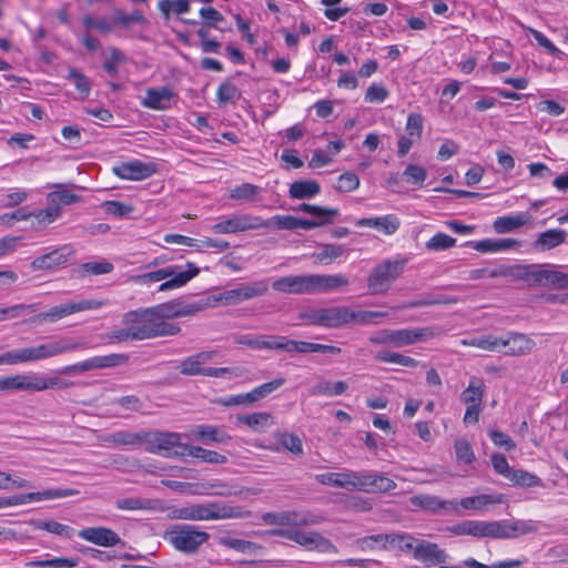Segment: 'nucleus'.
<instances>
[{"mask_svg":"<svg viewBox=\"0 0 568 568\" xmlns=\"http://www.w3.org/2000/svg\"><path fill=\"white\" fill-rule=\"evenodd\" d=\"M379 313L353 311L346 306H328L310 308L298 314V318L308 325L323 326L325 328H341L351 323H365Z\"/></svg>","mask_w":568,"mask_h":568,"instance_id":"1","label":"nucleus"},{"mask_svg":"<svg viewBox=\"0 0 568 568\" xmlns=\"http://www.w3.org/2000/svg\"><path fill=\"white\" fill-rule=\"evenodd\" d=\"M168 517L172 520L207 521L242 518L244 514L239 506H231L223 501H207L172 507L168 511Z\"/></svg>","mask_w":568,"mask_h":568,"instance_id":"2","label":"nucleus"},{"mask_svg":"<svg viewBox=\"0 0 568 568\" xmlns=\"http://www.w3.org/2000/svg\"><path fill=\"white\" fill-rule=\"evenodd\" d=\"M148 308L126 312L122 317L123 327L109 334L111 341L123 343L151 339L152 317Z\"/></svg>","mask_w":568,"mask_h":568,"instance_id":"3","label":"nucleus"},{"mask_svg":"<svg viewBox=\"0 0 568 568\" xmlns=\"http://www.w3.org/2000/svg\"><path fill=\"white\" fill-rule=\"evenodd\" d=\"M175 550L192 555L197 552L200 547L210 539V534L201 530L194 525H175L168 529L164 534Z\"/></svg>","mask_w":568,"mask_h":568,"instance_id":"4","label":"nucleus"},{"mask_svg":"<svg viewBox=\"0 0 568 568\" xmlns=\"http://www.w3.org/2000/svg\"><path fill=\"white\" fill-rule=\"evenodd\" d=\"M215 355V352L213 351H204L196 353L194 355H191L183 359L180 364V373L186 376H193V375H203V376H210V377H224L227 376L229 378L232 377H239L241 376V369L235 368H229V367H203V365L209 362L213 356Z\"/></svg>","mask_w":568,"mask_h":568,"instance_id":"5","label":"nucleus"},{"mask_svg":"<svg viewBox=\"0 0 568 568\" xmlns=\"http://www.w3.org/2000/svg\"><path fill=\"white\" fill-rule=\"evenodd\" d=\"M189 270L186 271H179L178 266H168L164 268H160L153 272H149L145 274L140 275L138 278L141 282L148 283V282H160L162 280L169 278L168 281L163 282L159 286V291H169L173 288L181 287L185 285L190 280L195 277L200 270L196 267L193 263H187Z\"/></svg>","mask_w":568,"mask_h":568,"instance_id":"6","label":"nucleus"},{"mask_svg":"<svg viewBox=\"0 0 568 568\" xmlns=\"http://www.w3.org/2000/svg\"><path fill=\"white\" fill-rule=\"evenodd\" d=\"M183 446L189 444L181 443V435L173 432L146 430L144 448L150 454H158L166 458L185 457L180 454Z\"/></svg>","mask_w":568,"mask_h":568,"instance_id":"7","label":"nucleus"},{"mask_svg":"<svg viewBox=\"0 0 568 568\" xmlns=\"http://www.w3.org/2000/svg\"><path fill=\"white\" fill-rule=\"evenodd\" d=\"M347 490H362L366 493H387L396 488V483L375 471L348 470Z\"/></svg>","mask_w":568,"mask_h":568,"instance_id":"8","label":"nucleus"},{"mask_svg":"<svg viewBox=\"0 0 568 568\" xmlns=\"http://www.w3.org/2000/svg\"><path fill=\"white\" fill-rule=\"evenodd\" d=\"M434 329L430 327L412 329L404 328L397 331L384 329L376 336H372L369 339L374 344H392L396 347H400L419 341H427L434 337Z\"/></svg>","mask_w":568,"mask_h":568,"instance_id":"9","label":"nucleus"},{"mask_svg":"<svg viewBox=\"0 0 568 568\" xmlns=\"http://www.w3.org/2000/svg\"><path fill=\"white\" fill-rule=\"evenodd\" d=\"M404 264L399 261H385L376 265L368 276L367 286L372 294L387 292L392 283L399 277Z\"/></svg>","mask_w":568,"mask_h":568,"instance_id":"10","label":"nucleus"},{"mask_svg":"<svg viewBox=\"0 0 568 568\" xmlns=\"http://www.w3.org/2000/svg\"><path fill=\"white\" fill-rule=\"evenodd\" d=\"M538 526L531 520H495L487 521L486 537L496 539H510L523 535L535 534Z\"/></svg>","mask_w":568,"mask_h":568,"instance_id":"11","label":"nucleus"},{"mask_svg":"<svg viewBox=\"0 0 568 568\" xmlns=\"http://www.w3.org/2000/svg\"><path fill=\"white\" fill-rule=\"evenodd\" d=\"M270 534L272 536L283 537L295 541L308 550L318 549L326 551L334 548L329 539L315 531L307 532L298 529H273Z\"/></svg>","mask_w":568,"mask_h":568,"instance_id":"12","label":"nucleus"},{"mask_svg":"<svg viewBox=\"0 0 568 568\" xmlns=\"http://www.w3.org/2000/svg\"><path fill=\"white\" fill-rule=\"evenodd\" d=\"M409 504L432 515H459L458 503L455 500H445L435 495L418 494L409 498Z\"/></svg>","mask_w":568,"mask_h":568,"instance_id":"13","label":"nucleus"},{"mask_svg":"<svg viewBox=\"0 0 568 568\" xmlns=\"http://www.w3.org/2000/svg\"><path fill=\"white\" fill-rule=\"evenodd\" d=\"M262 520L267 525L278 526H311L322 521V517L310 511L285 510L265 513Z\"/></svg>","mask_w":568,"mask_h":568,"instance_id":"14","label":"nucleus"},{"mask_svg":"<svg viewBox=\"0 0 568 568\" xmlns=\"http://www.w3.org/2000/svg\"><path fill=\"white\" fill-rule=\"evenodd\" d=\"M363 546L372 547L381 544L383 549H397L402 552L415 551L417 539L409 534H379L366 536L359 540Z\"/></svg>","mask_w":568,"mask_h":568,"instance_id":"15","label":"nucleus"},{"mask_svg":"<svg viewBox=\"0 0 568 568\" xmlns=\"http://www.w3.org/2000/svg\"><path fill=\"white\" fill-rule=\"evenodd\" d=\"M263 225L266 224L260 216H254L251 214H239L232 215L231 217L214 224L212 230L217 234H230L250 230H258L262 229Z\"/></svg>","mask_w":568,"mask_h":568,"instance_id":"16","label":"nucleus"},{"mask_svg":"<svg viewBox=\"0 0 568 568\" xmlns=\"http://www.w3.org/2000/svg\"><path fill=\"white\" fill-rule=\"evenodd\" d=\"M268 292V281L258 280L250 283L242 284L239 287L224 291L221 294V300L226 304H236L254 297H260Z\"/></svg>","mask_w":568,"mask_h":568,"instance_id":"17","label":"nucleus"},{"mask_svg":"<svg viewBox=\"0 0 568 568\" xmlns=\"http://www.w3.org/2000/svg\"><path fill=\"white\" fill-rule=\"evenodd\" d=\"M87 348H89L88 343L82 341L73 342L67 337L34 346L37 361H42L61 355L63 353Z\"/></svg>","mask_w":568,"mask_h":568,"instance_id":"18","label":"nucleus"},{"mask_svg":"<svg viewBox=\"0 0 568 568\" xmlns=\"http://www.w3.org/2000/svg\"><path fill=\"white\" fill-rule=\"evenodd\" d=\"M273 290L295 295L311 294V275H288L275 280Z\"/></svg>","mask_w":568,"mask_h":568,"instance_id":"19","label":"nucleus"},{"mask_svg":"<svg viewBox=\"0 0 568 568\" xmlns=\"http://www.w3.org/2000/svg\"><path fill=\"white\" fill-rule=\"evenodd\" d=\"M74 253L75 251L72 245L65 244L34 258L31 263V267L33 270H51L65 264Z\"/></svg>","mask_w":568,"mask_h":568,"instance_id":"20","label":"nucleus"},{"mask_svg":"<svg viewBox=\"0 0 568 568\" xmlns=\"http://www.w3.org/2000/svg\"><path fill=\"white\" fill-rule=\"evenodd\" d=\"M78 536L89 542L101 547L124 546L119 535L106 527H88L78 532Z\"/></svg>","mask_w":568,"mask_h":568,"instance_id":"21","label":"nucleus"},{"mask_svg":"<svg viewBox=\"0 0 568 568\" xmlns=\"http://www.w3.org/2000/svg\"><path fill=\"white\" fill-rule=\"evenodd\" d=\"M500 338V348H507L504 351L505 355L508 356H523L529 354L536 343L525 334L521 333H508L506 338Z\"/></svg>","mask_w":568,"mask_h":568,"instance_id":"22","label":"nucleus"},{"mask_svg":"<svg viewBox=\"0 0 568 568\" xmlns=\"http://www.w3.org/2000/svg\"><path fill=\"white\" fill-rule=\"evenodd\" d=\"M282 335L245 334L235 337L234 342L252 349H268L281 352Z\"/></svg>","mask_w":568,"mask_h":568,"instance_id":"23","label":"nucleus"},{"mask_svg":"<svg viewBox=\"0 0 568 568\" xmlns=\"http://www.w3.org/2000/svg\"><path fill=\"white\" fill-rule=\"evenodd\" d=\"M413 556L427 566L443 564L447 559L445 550L440 549L437 544L424 539H417Z\"/></svg>","mask_w":568,"mask_h":568,"instance_id":"24","label":"nucleus"},{"mask_svg":"<svg viewBox=\"0 0 568 568\" xmlns=\"http://www.w3.org/2000/svg\"><path fill=\"white\" fill-rule=\"evenodd\" d=\"M113 173L123 180L140 181L151 176L154 172L150 164H145L139 160L124 162L113 166Z\"/></svg>","mask_w":568,"mask_h":568,"instance_id":"25","label":"nucleus"},{"mask_svg":"<svg viewBox=\"0 0 568 568\" xmlns=\"http://www.w3.org/2000/svg\"><path fill=\"white\" fill-rule=\"evenodd\" d=\"M146 430H118L103 437V442L115 447L139 448L145 445Z\"/></svg>","mask_w":568,"mask_h":568,"instance_id":"26","label":"nucleus"},{"mask_svg":"<svg viewBox=\"0 0 568 568\" xmlns=\"http://www.w3.org/2000/svg\"><path fill=\"white\" fill-rule=\"evenodd\" d=\"M567 240V232L562 229H549L537 235L531 243L535 252L544 253L564 244Z\"/></svg>","mask_w":568,"mask_h":568,"instance_id":"27","label":"nucleus"},{"mask_svg":"<svg viewBox=\"0 0 568 568\" xmlns=\"http://www.w3.org/2000/svg\"><path fill=\"white\" fill-rule=\"evenodd\" d=\"M311 294L333 292L342 286L348 285V280L342 274H310Z\"/></svg>","mask_w":568,"mask_h":568,"instance_id":"28","label":"nucleus"},{"mask_svg":"<svg viewBox=\"0 0 568 568\" xmlns=\"http://www.w3.org/2000/svg\"><path fill=\"white\" fill-rule=\"evenodd\" d=\"M465 245L480 253H496L519 247L521 242L516 239H485L480 241H468Z\"/></svg>","mask_w":568,"mask_h":568,"instance_id":"29","label":"nucleus"},{"mask_svg":"<svg viewBox=\"0 0 568 568\" xmlns=\"http://www.w3.org/2000/svg\"><path fill=\"white\" fill-rule=\"evenodd\" d=\"M174 97V92L169 88H150L145 92V98L142 100V104L152 110H168L171 106V101Z\"/></svg>","mask_w":568,"mask_h":568,"instance_id":"30","label":"nucleus"},{"mask_svg":"<svg viewBox=\"0 0 568 568\" xmlns=\"http://www.w3.org/2000/svg\"><path fill=\"white\" fill-rule=\"evenodd\" d=\"M358 226L374 227L386 235L394 234L400 225L398 217L395 215H385L379 217H364L357 221Z\"/></svg>","mask_w":568,"mask_h":568,"instance_id":"31","label":"nucleus"},{"mask_svg":"<svg viewBox=\"0 0 568 568\" xmlns=\"http://www.w3.org/2000/svg\"><path fill=\"white\" fill-rule=\"evenodd\" d=\"M348 389V384L344 381L331 382L327 379H320L314 384L308 393L311 396H338Z\"/></svg>","mask_w":568,"mask_h":568,"instance_id":"32","label":"nucleus"},{"mask_svg":"<svg viewBox=\"0 0 568 568\" xmlns=\"http://www.w3.org/2000/svg\"><path fill=\"white\" fill-rule=\"evenodd\" d=\"M182 449H183L182 452H179L180 454L197 458L203 463L221 465V464H225L227 462V458L225 455H222L214 450H209V449L202 448L200 446L189 445V446H183Z\"/></svg>","mask_w":568,"mask_h":568,"instance_id":"33","label":"nucleus"},{"mask_svg":"<svg viewBox=\"0 0 568 568\" xmlns=\"http://www.w3.org/2000/svg\"><path fill=\"white\" fill-rule=\"evenodd\" d=\"M271 449L273 452L285 449L298 456L303 454V444L297 435L286 432L277 433L275 434V446L271 447Z\"/></svg>","mask_w":568,"mask_h":568,"instance_id":"34","label":"nucleus"},{"mask_svg":"<svg viewBox=\"0 0 568 568\" xmlns=\"http://www.w3.org/2000/svg\"><path fill=\"white\" fill-rule=\"evenodd\" d=\"M196 487V493L205 496L231 497L237 494L234 487L217 479L197 484Z\"/></svg>","mask_w":568,"mask_h":568,"instance_id":"35","label":"nucleus"},{"mask_svg":"<svg viewBox=\"0 0 568 568\" xmlns=\"http://www.w3.org/2000/svg\"><path fill=\"white\" fill-rule=\"evenodd\" d=\"M321 192V186L315 180L295 181L290 186V196L292 199H311Z\"/></svg>","mask_w":568,"mask_h":568,"instance_id":"36","label":"nucleus"},{"mask_svg":"<svg viewBox=\"0 0 568 568\" xmlns=\"http://www.w3.org/2000/svg\"><path fill=\"white\" fill-rule=\"evenodd\" d=\"M28 362H37L34 346L9 351L0 355V365H17Z\"/></svg>","mask_w":568,"mask_h":568,"instance_id":"37","label":"nucleus"},{"mask_svg":"<svg viewBox=\"0 0 568 568\" xmlns=\"http://www.w3.org/2000/svg\"><path fill=\"white\" fill-rule=\"evenodd\" d=\"M529 216L527 213H519L516 215L500 216L494 222V230L499 233H508L528 223Z\"/></svg>","mask_w":568,"mask_h":568,"instance_id":"38","label":"nucleus"},{"mask_svg":"<svg viewBox=\"0 0 568 568\" xmlns=\"http://www.w3.org/2000/svg\"><path fill=\"white\" fill-rule=\"evenodd\" d=\"M0 390H30L32 392V374H17L0 378Z\"/></svg>","mask_w":568,"mask_h":568,"instance_id":"39","label":"nucleus"},{"mask_svg":"<svg viewBox=\"0 0 568 568\" xmlns=\"http://www.w3.org/2000/svg\"><path fill=\"white\" fill-rule=\"evenodd\" d=\"M194 435L205 445L211 443L225 444L230 440V436L227 434L211 425L196 426L194 429Z\"/></svg>","mask_w":568,"mask_h":568,"instance_id":"40","label":"nucleus"},{"mask_svg":"<svg viewBox=\"0 0 568 568\" xmlns=\"http://www.w3.org/2000/svg\"><path fill=\"white\" fill-rule=\"evenodd\" d=\"M458 303V297L449 295L425 294L422 297L408 302L405 307L416 308L433 305H452Z\"/></svg>","mask_w":568,"mask_h":568,"instance_id":"41","label":"nucleus"},{"mask_svg":"<svg viewBox=\"0 0 568 568\" xmlns=\"http://www.w3.org/2000/svg\"><path fill=\"white\" fill-rule=\"evenodd\" d=\"M483 397L484 384L479 378L473 377L469 382L468 387L462 393L460 399L467 406H481Z\"/></svg>","mask_w":568,"mask_h":568,"instance_id":"42","label":"nucleus"},{"mask_svg":"<svg viewBox=\"0 0 568 568\" xmlns=\"http://www.w3.org/2000/svg\"><path fill=\"white\" fill-rule=\"evenodd\" d=\"M560 271L542 268L540 265L532 264L531 282L537 285H550L557 287Z\"/></svg>","mask_w":568,"mask_h":568,"instance_id":"43","label":"nucleus"},{"mask_svg":"<svg viewBox=\"0 0 568 568\" xmlns=\"http://www.w3.org/2000/svg\"><path fill=\"white\" fill-rule=\"evenodd\" d=\"M71 314H72L71 305H70V303H65V304L54 306L47 312L39 313L38 315H36L33 317V322L40 323V324L47 323V322L53 323V322H57V321H59L68 315H71Z\"/></svg>","mask_w":568,"mask_h":568,"instance_id":"44","label":"nucleus"},{"mask_svg":"<svg viewBox=\"0 0 568 568\" xmlns=\"http://www.w3.org/2000/svg\"><path fill=\"white\" fill-rule=\"evenodd\" d=\"M501 503V496H493V495H479L462 498L458 507L464 509H483L485 506L490 504Z\"/></svg>","mask_w":568,"mask_h":568,"instance_id":"45","label":"nucleus"},{"mask_svg":"<svg viewBox=\"0 0 568 568\" xmlns=\"http://www.w3.org/2000/svg\"><path fill=\"white\" fill-rule=\"evenodd\" d=\"M114 22L122 28H130L132 24H146L148 20L140 10H133L131 13H124L122 10L114 11Z\"/></svg>","mask_w":568,"mask_h":568,"instance_id":"46","label":"nucleus"},{"mask_svg":"<svg viewBox=\"0 0 568 568\" xmlns=\"http://www.w3.org/2000/svg\"><path fill=\"white\" fill-rule=\"evenodd\" d=\"M281 343V352L285 353H315V343L313 342H304V341H294L290 339L287 336L282 335Z\"/></svg>","mask_w":568,"mask_h":568,"instance_id":"47","label":"nucleus"},{"mask_svg":"<svg viewBox=\"0 0 568 568\" xmlns=\"http://www.w3.org/2000/svg\"><path fill=\"white\" fill-rule=\"evenodd\" d=\"M508 479L514 485L520 487H537L542 485L541 479L538 476L523 469H513L508 475Z\"/></svg>","mask_w":568,"mask_h":568,"instance_id":"48","label":"nucleus"},{"mask_svg":"<svg viewBox=\"0 0 568 568\" xmlns=\"http://www.w3.org/2000/svg\"><path fill=\"white\" fill-rule=\"evenodd\" d=\"M91 358L94 369L116 367L129 362V355L126 354H109L103 356H94Z\"/></svg>","mask_w":568,"mask_h":568,"instance_id":"49","label":"nucleus"},{"mask_svg":"<svg viewBox=\"0 0 568 568\" xmlns=\"http://www.w3.org/2000/svg\"><path fill=\"white\" fill-rule=\"evenodd\" d=\"M78 565L73 558H51L44 560H33L26 562V568H71Z\"/></svg>","mask_w":568,"mask_h":568,"instance_id":"50","label":"nucleus"},{"mask_svg":"<svg viewBox=\"0 0 568 568\" xmlns=\"http://www.w3.org/2000/svg\"><path fill=\"white\" fill-rule=\"evenodd\" d=\"M146 308L151 317L155 320H169L178 317V301H171Z\"/></svg>","mask_w":568,"mask_h":568,"instance_id":"51","label":"nucleus"},{"mask_svg":"<svg viewBox=\"0 0 568 568\" xmlns=\"http://www.w3.org/2000/svg\"><path fill=\"white\" fill-rule=\"evenodd\" d=\"M463 344L468 346H475L485 351L500 352V338L493 335L464 339Z\"/></svg>","mask_w":568,"mask_h":568,"instance_id":"52","label":"nucleus"},{"mask_svg":"<svg viewBox=\"0 0 568 568\" xmlns=\"http://www.w3.org/2000/svg\"><path fill=\"white\" fill-rule=\"evenodd\" d=\"M504 277L510 281H531L532 265H505Z\"/></svg>","mask_w":568,"mask_h":568,"instance_id":"53","label":"nucleus"},{"mask_svg":"<svg viewBox=\"0 0 568 568\" xmlns=\"http://www.w3.org/2000/svg\"><path fill=\"white\" fill-rule=\"evenodd\" d=\"M375 359L384 363H394L405 367H415L417 361L413 357L392 352H379L375 355Z\"/></svg>","mask_w":568,"mask_h":568,"instance_id":"54","label":"nucleus"},{"mask_svg":"<svg viewBox=\"0 0 568 568\" xmlns=\"http://www.w3.org/2000/svg\"><path fill=\"white\" fill-rule=\"evenodd\" d=\"M348 470L344 473H325L317 474L315 476L316 481L322 485H328L338 488L347 489V480H348Z\"/></svg>","mask_w":568,"mask_h":568,"instance_id":"55","label":"nucleus"},{"mask_svg":"<svg viewBox=\"0 0 568 568\" xmlns=\"http://www.w3.org/2000/svg\"><path fill=\"white\" fill-rule=\"evenodd\" d=\"M345 252L343 245L338 244H324L321 247V251L315 254V258L317 262L323 264H328L337 257L342 256Z\"/></svg>","mask_w":568,"mask_h":568,"instance_id":"56","label":"nucleus"},{"mask_svg":"<svg viewBox=\"0 0 568 568\" xmlns=\"http://www.w3.org/2000/svg\"><path fill=\"white\" fill-rule=\"evenodd\" d=\"M151 325V338L176 335L181 331L179 325L166 323L165 320L152 318Z\"/></svg>","mask_w":568,"mask_h":568,"instance_id":"57","label":"nucleus"},{"mask_svg":"<svg viewBox=\"0 0 568 568\" xmlns=\"http://www.w3.org/2000/svg\"><path fill=\"white\" fill-rule=\"evenodd\" d=\"M456 244V239L445 234V233H436L433 237H430L425 246L428 251H445L448 250Z\"/></svg>","mask_w":568,"mask_h":568,"instance_id":"58","label":"nucleus"},{"mask_svg":"<svg viewBox=\"0 0 568 568\" xmlns=\"http://www.w3.org/2000/svg\"><path fill=\"white\" fill-rule=\"evenodd\" d=\"M71 383L63 382L57 377L42 378L37 374H32V392H41L49 388H64Z\"/></svg>","mask_w":568,"mask_h":568,"instance_id":"59","label":"nucleus"},{"mask_svg":"<svg viewBox=\"0 0 568 568\" xmlns=\"http://www.w3.org/2000/svg\"><path fill=\"white\" fill-rule=\"evenodd\" d=\"M34 527L38 529L47 530L51 534H54L57 536H63L67 538H70L72 536L73 529L67 525H62L54 520H47V521H34Z\"/></svg>","mask_w":568,"mask_h":568,"instance_id":"60","label":"nucleus"},{"mask_svg":"<svg viewBox=\"0 0 568 568\" xmlns=\"http://www.w3.org/2000/svg\"><path fill=\"white\" fill-rule=\"evenodd\" d=\"M71 80L79 91L81 98H88L91 91V82L88 77H85L81 71L77 69H71L67 77Z\"/></svg>","mask_w":568,"mask_h":568,"instance_id":"61","label":"nucleus"},{"mask_svg":"<svg viewBox=\"0 0 568 568\" xmlns=\"http://www.w3.org/2000/svg\"><path fill=\"white\" fill-rule=\"evenodd\" d=\"M240 97V91L235 84L230 81L222 82L216 91V99L219 104H226L233 102Z\"/></svg>","mask_w":568,"mask_h":568,"instance_id":"62","label":"nucleus"},{"mask_svg":"<svg viewBox=\"0 0 568 568\" xmlns=\"http://www.w3.org/2000/svg\"><path fill=\"white\" fill-rule=\"evenodd\" d=\"M258 193V186L250 183H243L231 190L230 197L233 200L253 201Z\"/></svg>","mask_w":568,"mask_h":568,"instance_id":"63","label":"nucleus"},{"mask_svg":"<svg viewBox=\"0 0 568 568\" xmlns=\"http://www.w3.org/2000/svg\"><path fill=\"white\" fill-rule=\"evenodd\" d=\"M454 447L459 463L469 465L475 460V454L468 440L463 438L456 439Z\"/></svg>","mask_w":568,"mask_h":568,"instance_id":"64","label":"nucleus"}]
</instances>
